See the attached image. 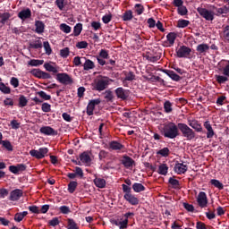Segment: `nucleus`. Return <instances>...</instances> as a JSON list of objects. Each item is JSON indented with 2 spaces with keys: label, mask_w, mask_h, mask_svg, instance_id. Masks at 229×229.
Returning a JSON list of instances; mask_svg holds the SVG:
<instances>
[{
  "label": "nucleus",
  "mask_w": 229,
  "mask_h": 229,
  "mask_svg": "<svg viewBox=\"0 0 229 229\" xmlns=\"http://www.w3.org/2000/svg\"><path fill=\"white\" fill-rule=\"evenodd\" d=\"M178 129L179 128L178 125H176V123H169L168 124L164 126V137H166L167 139H176L178 135H180Z\"/></svg>",
  "instance_id": "obj_1"
},
{
  "label": "nucleus",
  "mask_w": 229,
  "mask_h": 229,
  "mask_svg": "<svg viewBox=\"0 0 229 229\" xmlns=\"http://www.w3.org/2000/svg\"><path fill=\"white\" fill-rule=\"evenodd\" d=\"M108 85H110V79L107 77L98 78L93 83V90L102 92V90H105L108 88Z\"/></svg>",
  "instance_id": "obj_2"
},
{
  "label": "nucleus",
  "mask_w": 229,
  "mask_h": 229,
  "mask_svg": "<svg viewBox=\"0 0 229 229\" xmlns=\"http://www.w3.org/2000/svg\"><path fill=\"white\" fill-rule=\"evenodd\" d=\"M178 128L182 133V137L187 139V140H192V139L196 138V132L189 125L180 123H178Z\"/></svg>",
  "instance_id": "obj_3"
},
{
  "label": "nucleus",
  "mask_w": 229,
  "mask_h": 229,
  "mask_svg": "<svg viewBox=\"0 0 229 229\" xmlns=\"http://www.w3.org/2000/svg\"><path fill=\"white\" fill-rule=\"evenodd\" d=\"M48 152H49V149H47V148H40L38 150L31 149L30 151V157H33L34 158L40 160V159L44 158L47 155Z\"/></svg>",
  "instance_id": "obj_4"
},
{
  "label": "nucleus",
  "mask_w": 229,
  "mask_h": 229,
  "mask_svg": "<svg viewBox=\"0 0 229 229\" xmlns=\"http://www.w3.org/2000/svg\"><path fill=\"white\" fill-rule=\"evenodd\" d=\"M192 53V49L187 46H181L176 49V55L178 58H189Z\"/></svg>",
  "instance_id": "obj_5"
},
{
  "label": "nucleus",
  "mask_w": 229,
  "mask_h": 229,
  "mask_svg": "<svg viewBox=\"0 0 229 229\" xmlns=\"http://www.w3.org/2000/svg\"><path fill=\"white\" fill-rule=\"evenodd\" d=\"M197 12L199 13L200 17H203L206 21H212L214 19V12L208 11L203 7H199Z\"/></svg>",
  "instance_id": "obj_6"
},
{
  "label": "nucleus",
  "mask_w": 229,
  "mask_h": 229,
  "mask_svg": "<svg viewBox=\"0 0 229 229\" xmlns=\"http://www.w3.org/2000/svg\"><path fill=\"white\" fill-rule=\"evenodd\" d=\"M56 80L59 83H62L63 85L72 84V78L70 77V75L67 73H58L56 75Z\"/></svg>",
  "instance_id": "obj_7"
},
{
  "label": "nucleus",
  "mask_w": 229,
  "mask_h": 229,
  "mask_svg": "<svg viewBox=\"0 0 229 229\" xmlns=\"http://www.w3.org/2000/svg\"><path fill=\"white\" fill-rule=\"evenodd\" d=\"M197 203L200 208H206L208 205V199L207 198V193L205 191H200L197 196Z\"/></svg>",
  "instance_id": "obj_8"
},
{
  "label": "nucleus",
  "mask_w": 229,
  "mask_h": 229,
  "mask_svg": "<svg viewBox=\"0 0 229 229\" xmlns=\"http://www.w3.org/2000/svg\"><path fill=\"white\" fill-rule=\"evenodd\" d=\"M31 74L36 78H39L40 80H50L51 78V74L42 72V70L39 69H33L31 71Z\"/></svg>",
  "instance_id": "obj_9"
},
{
  "label": "nucleus",
  "mask_w": 229,
  "mask_h": 229,
  "mask_svg": "<svg viewBox=\"0 0 229 229\" xmlns=\"http://www.w3.org/2000/svg\"><path fill=\"white\" fill-rule=\"evenodd\" d=\"M101 103V99L97 98L90 100L87 106V114L94 115V109L96 108V105H99Z\"/></svg>",
  "instance_id": "obj_10"
},
{
  "label": "nucleus",
  "mask_w": 229,
  "mask_h": 229,
  "mask_svg": "<svg viewBox=\"0 0 229 229\" xmlns=\"http://www.w3.org/2000/svg\"><path fill=\"white\" fill-rule=\"evenodd\" d=\"M177 37H178V35L176 34V32L168 33L166 35V41L165 42V46L166 47H171L174 46V42H175Z\"/></svg>",
  "instance_id": "obj_11"
},
{
  "label": "nucleus",
  "mask_w": 229,
  "mask_h": 229,
  "mask_svg": "<svg viewBox=\"0 0 229 229\" xmlns=\"http://www.w3.org/2000/svg\"><path fill=\"white\" fill-rule=\"evenodd\" d=\"M22 190L21 189H16L11 191L10 196H9V199L10 201H19V199H21V198H22Z\"/></svg>",
  "instance_id": "obj_12"
},
{
  "label": "nucleus",
  "mask_w": 229,
  "mask_h": 229,
  "mask_svg": "<svg viewBox=\"0 0 229 229\" xmlns=\"http://www.w3.org/2000/svg\"><path fill=\"white\" fill-rule=\"evenodd\" d=\"M220 69L219 71L222 72L224 76H227L229 78V61L228 60H222L219 63Z\"/></svg>",
  "instance_id": "obj_13"
},
{
  "label": "nucleus",
  "mask_w": 229,
  "mask_h": 229,
  "mask_svg": "<svg viewBox=\"0 0 229 229\" xmlns=\"http://www.w3.org/2000/svg\"><path fill=\"white\" fill-rule=\"evenodd\" d=\"M187 169H189V167L185 163H177L174 165V172L177 173V174H185Z\"/></svg>",
  "instance_id": "obj_14"
},
{
  "label": "nucleus",
  "mask_w": 229,
  "mask_h": 229,
  "mask_svg": "<svg viewBox=\"0 0 229 229\" xmlns=\"http://www.w3.org/2000/svg\"><path fill=\"white\" fill-rule=\"evenodd\" d=\"M123 199L127 200V202L130 203V205L136 206L139 204V198L135 197V195L131 193H125L123 195Z\"/></svg>",
  "instance_id": "obj_15"
},
{
  "label": "nucleus",
  "mask_w": 229,
  "mask_h": 229,
  "mask_svg": "<svg viewBox=\"0 0 229 229\" xmlns=\"http://www.w3.org/2000/svg\"><path fill=\"white\" fill-rule=\"evenodd\" d=\"M18 17L19 19H21V21H26L27 19H31V9L26 8L21 10L18 13Z\"/></svg>",
  "instance_id": "obj_16"
},
{
  "label": "nucleus",
  "mask_w": 229,
  "mask_h": 229,
  "mask_svg": "<svg viewBox=\"0 0 229 229\" xmlns=\"http://www.w3.org/2000/svg\"><path fill=\"white\" fill-rule=\"evenodd\" d=\"M39 131L43 135H52V136L58 135V131H55V129H53L50 126L41 127Z\"/></svg>",
  "instance_id": "obj_17"
},
{
  "label": "nucleus",
  "mask_w": 229,
  "mask_h": 229,
  "mask_svg": "<svg viewBox=\"0 0 229 229\" xmlns=\"http://www.w3.org/2000/svg\"><path fill=\"white\" fill-rule=\"evenodd\" d=\"M122 164L126 167V169H130V167H133L135 161L128 156H123L122 158Z\"/></svg>",
  "instance_id": "obj_18"
},
{
  "label": "nucleus",
  "mask_w": 229,
  "mask_h": 229,
  "mask_svg": "<svg viewBox=\"0 0 229 229\" xmlns=\"http://www.w3.org/2000/svg\"><path fill=\"white\" fill-rule=\"evenodd\" d=\"M204 128H206V130H207V139H212V137H214V135H216V132H214V129L212 128L210 122H208V121L205 122Z\"/></svg>",
  "instance_id": "obj_19"
},
{
  "label": "nucleus",
  "mask_w": 229,
  "mask_h": 229,
  "mask_svg": "<svg viewBox=\"0 0 229 229\" xmlns=\"http://www.w3.org/2000/svg\"><path fill=\"white\" fill-rule=\"evenodd\" d=\"M189 126L195 130V131L200 132L203 131V127L201 126V123L196 120H190L188 123Z\"/></svg>",
  "instance_id": "obj_20"
},
{
  "label": "nucleus",
  "mask_w": 229,
  "mask_h": 229,
  "mask_svg": "<svg viewBox=\"0 0 229 229\" xmlns=\"http://www.w3.org/2000/svg\"><path fill=\"white\" fill-rule=\"evenodd\" d=\"M81 59L85 60V63L83 64L84 71H90L91 69H94V67H96L94 62H92L90 59H87L86 57H81Z\"/></svg>",
  "instance_id": "obj_21"
},
{
  "label": "nucleus",
  "mask_w": 229,
  "mask_h": 229,
  "mask_svg": "<svg viewBox=\"0 0 229 229\" xmlns=\"http://www.w3.org/2000/svg\"><path fill=\"white\" fill-rule=\"evenodd\" d=\"M115 94L120 99H126V98H128V91L123 88H117L115 89Z\"/></svg>",
  "instance_id": "obj_22"
},
{
  "label": "nucleus",
  "mask_w": 229,
  "mask_h": 229,
  "mask_svg": "<svg viewBox=\"0 0 229 229\" xmlns=\"http://www.w3.org/2000/svg\"><path fill=\"white\" fill-rule=\"evenodd\" d=\"M94 183L96 185V187H98V189H105V187H106V181L103 178H95L94 179Z\"/></svg>",
  "instance_id": "obj_23"
},
{
  "label": "nucleus",
  "mask_w": 229,
  "mask_h": 229,
  "mask_svg": "<svg viewBox=\"0 0 229 229\" xmlns=\"http://www.w3.org/2000/svg\"><path fill=\"white\" fill-rule=\"evenodd\" d=\"M208 49H210V47L205 43L197 46V51L199 55H205Z\"/></svg>",
  "instance_id": "obj_24"
},
{
  "label": "nucleus",
  "mask_w": 229,
  "mask_h": 229,
  "mask_svg": "<svg viewBox=\"0 0 229 229\" xmlns=\"http://www.w3.org/2000/svg\"><path fill=\"white\" fill-rule=\"evenodd\" d=\"M11 17L12 14L10 13H0V24L4 26L6 24V21H8Z\"/></svg>",
  "instance_id": "obj_25"
},
{
  "label": "nucleus",
  "mask_w": 229,
  "mask_h": 229,
  "mask_svg": "<svg viewBox=\"0 0 229 229\" xmlns=\"http://www.w3.org/2000/svg\"><path fill=\"white\" fill-rule=\"evenodd\" d=\"M44 67L46 71H47L48 72H53L54 74H56V72H58V68L56 67V65H53L49 63H46L44 64Z\"/></svg>",
  "instance_id": "obj_26"
},
{
  "label": "nucleus",
  "mask_w": 229,
  "mask_h": 229,
  "mask_svg": "<svg viewBox=\"0 0 229 229\" xmlns=\"http://www.w3.org/2000/svg\"><path fill=\"white\" fill-rule=\"evenodd\" d=\"M35 27H36V33H44V30L46 28V25H44L43 21H35Z\"/></svg>",
  "instance_id": "obj_27"
},
{
  "label": "nucleus",
  "mask_w": 229,
  "mask_h": 229,
  "mask_svg": "<svg viewBox=\"0 0 229 229\" xmlns=\"http://www.w3.org/2000/svg\"><path fill=\"white\" fill-rule=\"evenodd\" d=\"M80 160L82 162V164H90V162L92 161L88 152H83L82 154H81Z\"/></svg>",
  "instance_id": "obj_28"
},
{
  "label": "nucleus",
  "mask_w": 229,
  "mask_h": 229,
  "mask_svg": "<svg viewBox=\"0 0 229 229\" xmlns=\"http://www.w3.org/2000/svg\"><path fill=\"white\" fill-rule=\"evenodd\" d=\"M81 31H83V24L77 23L73 28L74 37H80V35L81 34Z\"/></svg>",
  "instance_id": "obj_29"
},
{
  "label": "nucleus",
  "mask_w": 229,
  "mask_h": 229,
  "mask_svg": "<svg viewBox=\"0 0 229 229\" xmlns=\"http://www.w3.org/2000/svg\"><path fill=\"white\" fill-rule=\"evenodd\" d=\"M109 148L114 151H119V150L123 149V148H124V146H123V144H121L117 141H112L109 144Z\"/></svg>",
  "instance_id": "obj_30"
},
{
  "label": "nucleus",
  "mask_w": 229,
  "mask_h": 229,
  "mask_svg": "<svg viewBox=\"0 0 229 229\" xmlns=\"http://www.w3.org/2000/svg\"><path fill=\"white\" fill-rule=\"evenodd\" d=\"M113 225H115V226H119L120 229H124L128 228V221L127 220H122V221H117V220H113Z\"/></svg>",
  "instance_id": "obj_31"
},
{
  "label": "nucleus",
  "mask_w": 229,
  "mask_h": 229,
  "mask_svg": "<svg viewBox=\"0 0 229 229\" xmlns=\"http://www.w3.org/2000/svg\"><path fill=\"white\" fill-rule=\"evenodd\" d=\"M165 74L171 78L174 81H180L181 78L179 77L178 74H176L174 71L171 70H166Z\"/></svg>",
  "instance_id": "obj_32"
},
{
  "label": "nucleus",
  "mask_w": 229,
  "mask_h": 229,
  "mask_svg": "<svg viewBox=\"0 0 229 229\" xmlns=\"http://www.w3.org/2000/svg\"><path fill=\"white\" fill-rule=\"evenodd\" d=\"M167 171H169V167L165 164H162L159 165L157 173L158 174H162L163 176H165L167 174Z\"/></svg>",
  "instance_id": "obj_33"
},
{
  "label": "nucleus",
  "mask_w": 229,
  "mask_h": 229,
  "mask_svg": "<svg viewBox=\"0 0 229 229\" xmlns=\"http://www.w3.org/2000/svg\"><path fill=\"white\" fill-rule=\"evenodd\" d=\"M124 81H133L135 80V73L133 72H123Z\"/></svg>",
  "instance_id": "obj_34"
},
{
  "label": "nucleus",
  "mask_w": 229,
  "mask_h": 229,
  "mask_svg": "<svg viewBox=\"0 0 229 229\" xmlns=\"http://www.w3.org/2000/svg\"><path fill=\"white\" fill-rule=\"evenodd\" d=\"M210 183H211V185H213L214 187H216L219 191H223V189H225V185H223L222 182H219V180H217V179H212L210 181Z\"/></svg>",
  "instance_id": "obj_35"
},
{
  "label": "nucleus",
  "mask_w": 229,
  "mask_h": 229,
  "mask_svg": "<svg viewBox=\"0 0 229 229\" xmlns=\"http://www.w3.org/2000/svg\"><path fill=\"white\" fill-rule=\"evenodd\" d=\"M132 189H133L134 192H142V191H146V187H144V185H142V183H139V182H135L132 185Z\"/></svg>",
  "instance_id": "obj_36"
},
{
  "label": "nucleus",
  "mask_w": 229,
  "mask_h": 229,
  "mask_svg": "<svg viewBox=\"0 0 229 229\" xmlns=\"http://www.w3.org/2000/svg\"><path fill=\"white\" fill-rule=\"evenodd\" d=\"M26 216H28V211H23L21 213H17L14 216V221H16L17 223H21V221H22V219H24V217H26Z\"/></svg>",
  "instance_id": "obj_37"
},
{
  "label": "nucleus",
  "mask_w": 229,
  "mask_h": 229,
  "mask_svg": "<svg viewBox=\"0 0 229 229\" xmlns=\"http://www.w3.org/2000/svg\"><path fill=\"white\" fill-rule=\"evenodd\" d=\"M28 64L31 67H38V65L44 64V60L31 59L30 61H29Z\"/></svg>",
  "instance_id": "obj_38"
},
{
  "label": "nucleus",
  "mask_w": 229,
  "mask_h": 229,
  "mask_svg": "<svg viewBox=\"0 0 229 229\" xmlns=\"http://www.w3.org/2000/svg\"><path fill=\"white\" fill-rule=\"evenodd\" d=\"M134 12L137 13V15H142V13H144V5L136 4L134 6Z\"/></svg>",
  "instance_id": "obj_39"
},
{
  "label": "nucleus",
  "mask_w": 229,
  "mask_h": 229,
  "mask_svg": "<svg viewBox=\"0 0 229 229\" xmlns=\"http://www.w3.org/2000/svg\"><path fill=\"white\" fill-rule=\"evenodd\" d=\"M164 109L166 114H171V112H173V104L169 100L165 101Z\"/></svg>",
  "instance_id": "obj_40"
},
{
  "label": "nucleus",
  "mask_w": 229,
  "mask_h": 229,
  "mask_svg": "<svg viewBox=\"0 0 229 229\" xmlns=\"http://www.w3.org/2000/svg\"><path fill=\"white\" fill-rule=\"evenodd\" d=\"M67 223H68V225H67L68 229H79L80 228L78 226V224H76V222L72 218H69L67 220Z\"/></svg>",
  "instance_id": "obj_41"
},
{
  "label": "nucleus",
  "mask_w": 229,
  "mask_h": 229,
  "mask_svg": "<svg viewBox=\"0 0 229 229\" xmlns=\"http://www.w3.org/2000/svg\"><path fill=\"white\" fill-rule=\"evenodd\" d=\"M133 19V12L126 11L123 15V21H131Z\"/></svg>",
  "instance_id": "obj_42"
},
{
  "label": "nucleus",
  "mask_w": 229,
  "mask_h": 229,
  "mask_svg": "<svg viewBox=\"0 0 229 229\" xmlns=\"http://www.w3.org/2000/svg\"><path fill=\"white\" fill-rule=\"evenodd\" d=\"M28 105V99L23 95L19 98V106L20 108H24Z\"/></svg>",
  "instance_id": "obj_43"
},
{
  "label": "nucleus",
  "mask_w": 229,
  "mask_h": 229,
  "mask_svg": "<svg viewBox=\"0 0 229 229\" xmlns=\"http://www.w3.org/2000/svg\"><path fill=\"white\" fill-rule=\"evenodd\" d=\"M217 83L223 84L225 83V81H228V76L226 75H216L215 76Z\"/></svg>",
  "instance_id": "obj_44"
},
{
  "label": "nucleus",
  "mask_w": 229,
  "mask_h": 229,
  "mask_svg": "<svg viewBox=\"0 0 229 229\" xmlns=\"http://www.w3.org/2000/svg\"><path fill=\"white\" fill-rule=\"evenodd\" d=\"M59 30L64 33H70L71 32V26L67 25L66 23H62L59 26Z\"/></svg>",
  "instance_id": "obj_45"
},
{
  "label": "nucleus",
  "mask_w": 229,
  "mask_h": 229,
  "mask_svg": "<svg viewBox=\"0 0 229 229\" xmlns=\"http://www.w3.org/2000/svg\"><path fill=\"white\" fill-rule=\"evenodd\" d=\"M0 90L3 92V94H10V92H12L10 87L5 86L3 82H0Z\"/></svg>",
  "instance_id": "obj_46"
},
{
  "label": "nucleus",
  "mask_w": 229,
  "mask_h": 229,
  "mask_svg": "<svg viewBox=\"0 0 229 229\" xmlns=\"http://www.w3.org/2000/svg\"><path fill=\"white\" fill-rule=\"evenodd\" d=\"M76 187H78V182H71L69 184H68V191L71 194H72V192H74V191H76Z\"/></svg>",
  "instance_id": "obj_47"
},
{
  "label": "nucleus",
  "mask_w": 229,
  "mask_h": 229,
  "mask_svg": "<svg viewBox=\"0 0 229 229\" xmlns=\"http://www.w3.org/2000/svg\"><path fill=\"white\" fill-rule=\"evenodd\" d=\"M229 6H223L216 9V15H223V13H228Z\"/></svg>",
  "instance_id": "obj_48"
},
{
  "label": "nucleus",
  "mask_w": 229,
  "mask_h": 229,
  "mask_svg": "<svg viewBox=\"0 0 229 229\" xmlns=\"http://www.w3.org/2000/svg\"><path fill=\"white\" fill-rule=\"evenodd\" d=\"M70 53H71V51H70L69 47H64L60 50V56H62V58H67V56H69Z\"/></svg>",
  "instance_id": "obj_49"
},
{
  "label": "nucleus",
  "mask_w": 229,
  "mask_h": 229,
  "mask_svg": "<svg viewBox=\"0 0 229 229\" xmlns=\"http://www.w3.org/2000/svg\"><path fill=\"white\" fill-rule=\"evenodd\" d=\"M43 47L47 55H51V53H53V49H51V45H49V42L45 41L43 43Z\"/></svg>",
  "instance_id": "obj_50"
},
{
  "label": "nucleus",
  "mask_w": 229,
  "mask_h": 229,
  "mask_svg": "<svg viewBox=\"0 0 229 229\" xmlns=\"http://www.w3.org/2000/svg\"><path fill=\"white\" fill-rule=\"evenodd\" d=\"M77 49H87L89 47V43L87 41H80L76 44Z\"/></svg>",
  "instance_id": "obj_51"
},
{
  "label": "nucleus",
  "mask_w": 229,
  "mask_h": 229,
  "mask_svg": "<svg viewBox=\"0 0 229 229\" xmlns=\"http://www.w3.org/2000/svg\"><path fill=\"white\" fill-rule=\"evenodd\" d=\"M189 26V21L187 20H180L177 22V28H187Z\"/></svg>",
  "instance_id": "obj_52"
},
{
  "label": "nucleus",
  "mask_w": 229,
  "mask_h": 229,
  "mask_svg": "<svg viewBox=\"0 0 229 229\" xmlns=\"http://www.w3.org/2000/svg\"><path fill=\"white\" fill-rule=\"evenodd\" d=\"M42 112L49 113L51 112V105L48 103H43L41 106Z\"/></svg>",
  "instance_id": "obj_53"
},
{
  "label": "nucleus",
  "mask_w": 229,
  "mask_h": 229,
  "mask_svg": "<svg viewBox=\"0 0 229 229\" xmlns=\"http://www.w3.org/2000/svg\"><path fill=\"white\" fill-rule=\"evenodd\" d=\"M38 96L41 97L42 99H44L45 101H49V99H51V96L47 95L46 92L44 91H39L37 93Z\"/></svg>",
  "instance_id": "obj_54"
},
{
  "label": "nucleus",
  "mask_w": 229,
  "mask_h": 229,
  "mask_svg": "<svg viewBox=\"0 0 229 229\" xmlns=\"http://www.w3.org/2000/svg\"><path fill=\"white\" fill-rule=\"evenodd\" d=\"M55 4L62 11L65 8V0H55Z\"/></svg>",
  "instance_id": "obj_55"
},
{
  "label": "nucleus",
  "mask_w": 229,
  "mask_h": 229,
  "mask_svg": "<svg viewBox=\"0 0 229 229\" xmlns=\"http://www.w3.org/2000/svg\"><path fill=\"white\" fill-rule=\"evenodd\" d=\"M2 144H3L4 148H5V149H8V151H13V147H12V143H10V141L3 140Z\"/></svg>",
  "instance_id": "obj_56"
},
{
  "label": "nucleus",
  "mask_w": 229,
  "mask_h": 229,
  "mask_svg": "<svg viewBox=\"0 0 229 229\" xmlns=\"http://www.w3.org/2000/svg\"><path fill=\"white\" fill-rule=\"evenodd\" d=\"M169 183L174 187V189H178L180 187V182L174 178L169 179Z\"/></svg>",
  "instance_id": "obj_57"
},
{
  "label": "nucleus",
  "mask_w": 229,
  "mask_h": 229,
  "mask_svg": "<svg viewBox=\"0 0 229 229\" xmlns=\"http://www.w3.org/2000/svg\"><path fill=\"white\" fill-rule=\"evenodd\" d=\"M157 155H161V157H169V148H164L160 149L157 152Z\"/></svg>",
  "instance_id": "obj_58"
},
{
  "label": "nucleus",
  "mask_w": 229,
  "mask_h": 229,
  "mask_svg": "<svg viewBox=\"0 0 229 229\" xmlns=\"http://www.w3.org/2000/svg\"><path fill=\"white\" fill-rule=\"evenodd\" d=\"M177 12L179 15H187V7H185L184 5H181L180 7H178Z\"/></svg>",
  "instance_id": "obj_59"
},
{
  "label": "nucleus",
  "mask_w": 229,
  "mask_h": 229,
  "mask_svg": "<svg viewBox=\"0 0 229 229\" xmlns=\"http://www.w3.org/2000/svg\"><path fill=\"white\" fill-rule=\"evenodd\" d=\"M98 57L103 58L104 60L108 59V51L106 49H101Z\"/></svg>",
  "instance_id": "obj_60"
},
{
  "label": "nucleus",
  "mask_w": 229,
  "mask_h": 229,
  "mask_svg": "<svg viewBox=\"0 0 229 229\" xmlns=\"http://www.w3.org/2000/svg\"><path fill=\"white\" fill-rule=\"evenodd\" d=\"M105 99H106V101H112L114 99V94H112V91L106 90L105 92Z\"/></svg>",
  "instance_id": "obj_61"
},
{
  "label": "nucleus",
  "mask_w": 229,
  "mask_h": 229,
  "mask_svg": "<svg viewBox=\"0 0 229 229\" xmlns=\"http://www.w3.org/2000/svg\"><path fill=\"white\" fill-rule=\"evenodd\" d=\"M74 173L79 178H83V170L80 166H76Z\"/></svg>",
  "instance_id": "obj_62"
},
{
  "label": "nucleus",
  "mask_w": 229,
  "mask_h": 229,
  "mask_svg": "<svg viewBox=\"0 0 229 229\" xmlns=\"http://www.w3.org/2000/svg\"><path fill=\"white\" fill-rule=\"evenodd\" d=\"M29 210L32 212V214H40V208H38L37 206L29 207Z\"/></svg>",
  "instance_id": "obj_63"
},
{
  "label": "nucleus",
  "mask_w": 229,
  "mask_h": 229,
  "mask_svg": "<svg viewBox=\"0 0 229 229\" xmlns=\"http://www.w3.org/2000/svg\"><path fill=\"white\" fill-rule=\"evenodd\" d=\"M223 33H224L225 38H229V25L224 28Z\"/></svg>",
  "instance_id": "obj_64"
}]
</instances>
